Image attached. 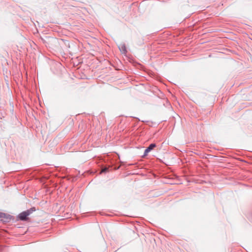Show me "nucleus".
<instances>
[{
  "label": "nucleus",
  "mask_w": 252,
  "mask_h": 252,
  "mask_svg": "<svg viewBox=\"0 0 252 252\" xmlns=\"http://www.w3.org/2000/svg\"><path fill=\"white\" fill-rule=\"evenodd\" d=\"M108 171V168L107 167H104L101 169L100 173H106Z\"/></svg>",
  "instance_id": "obj_5"
},
{
  "label": "nucleus",
  "mask_w": 252,
  "mask_h": 252,
  "mask_svg": "<svg viewBox=\"0 0 252 252\" xmlns=\"http://www.w3.org/2000/svg\"><path fill=\"white\" fill-rule=\"evenodd\" d=\"M11 220V216L0 212V220L4 222L9 221Z\"/></svg>",
  "instance_id": "obj_2"
},
{
  "label": "nucleus",
  "mask_w": 252,
  "mask_h": 252,
  "mask_svg": "<svg viewBox=\"0 0 252 252\" xmlns=\"http://www.w3.org/2000/svg\"><path fill=\"white\" fill-rule=\"evenodd\" d=\"M35 211V208L33 207L26 211L21 213L19 215V218L20 220H28V216Z\"/></svg>",
  "instance_id": "obj_1"
},
{
  "label": "nucleus",
  "mask_w": 252,
  "mask_h": 252,
  "mask_svg": "<svg viewBox=\"0 0 252 252\" xmlns=\"http://www.w3.org/2000/svg\"><path fill=\"white\" fill-rule=\"evenodd\" d=\"M156 147V145L155 143L151 144L148 147H147L144 151V156H147V154L155 147Z\"/></svg>",
  "instance_id": "obj_3"
},
{
  "label": "nucleus",
  "mask_w": 252,
  "mask_h": 252,
  "mask_svg": "<svg viewBox=\"0 0 252 252\" xmlns=\"http://www.w3.org/2000/svg\"><path fill=\"white\" fill-rule=\"evenodd\" d=\"M119 48L121 52L123 53H126V47L125 44H120L119 46Z\"/></svg>",
  "instance_id": "obj_4"
}]
</instances>
